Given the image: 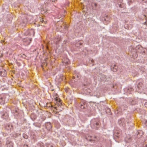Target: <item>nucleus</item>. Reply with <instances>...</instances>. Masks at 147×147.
I'll return each instance as SVG.
<instances>
[{"instance_id": "f257e3e1", "label": "nucleus", "mask_w": 147, "mask_h": 147, "mask_svg": "<svg viewBox=\"0 0 147 147\" xmlns=\"http://www.w3.org/2000/svg\"><path fill=\"white\" fill-rule=\"evenodd\" d=\"M25 34L26 35L32 36H34V30L33 29L28 30L25 32Z\"/></svg>"}, {"instance_id": "f03ea898", "label": "nucleus", "mask_w": 147, "mask_h": 147, "mask_svg": "<svg viewBox=\"0 0 147 147\" xmlns=\"http://www.w3.org/2000/svg\"><path fill=\"white\" fill-rule=\"evenodd\" d=\"M56 101V105H57L58 107L57 108L56 107H54V108L56 109V110H61V109H59V107H61V103L60 102V100H58L57 99H56L55 100Z\"/></svg>"}, {"instance_id": "7ed1b4c3", "label": "nucleus", "mask_w": 147, "mask_h": 147, "mask_svg": "<svg viewBox=\"0 0 147 147\" xmlns=\"http://www.w3.org/2000/svg\"><path fill=\"white\" fill-rule=\"evenodd\" d=\"M62 76L61 75L57 76L55 81L57 82V83H59L62 80Z\"/></svg>"}, {"instance_id": "20e7f679", "label": "nucleus", "mask_w": 147, "mask_h": 147, "mask_svg": "<svg viewBox=\"0 0 147 147\" xmlns=\"http://www.w3.org/2000/svg\"><path fill=\"white\" fill-rule=\"evenodd\" d=\"M7 147H13V143L10 141H7L6 143Z\"/></svg>"}, {"instance_id": "39448f33", "label": "nucleus", "mask_w": 147, "mask_h": 147, "mask_svg": "<svg viewBox=\"0 0 147 147\" xmlns=\"http://www.w3.org/2000/svg\"><path fill=\"white\" fill-rule=\"evenodd\" d=\"M5 128L8 130H11L12 128V126L10 124H7L5 126Z\"/></svg>"}, {"instance_id": "423d86ee", "label": "nucleus", "mask_w": 147, "mask_h": 147, "mask_svg": "<svg viewBox=\"0 0 147 147\" xmlns=\"http://www.w3.org/2000/svg\"><path fill=\"white\" fill-rule=\"evenodd\" d=\"M4 99L3 97H1L0 98V103L2 104H3L4 102Z\"/></svg>"}, {"instance_id": "0eeeda50", "label": "nucleus", "mask_w": 147, "mask_h": 147, "mask_svg": "<svg viewBox=\"0 0 147 147\" xmlns=\"http://www.w3.org/2000/svg\"><path fill=\"white\" fill-rule=\"evenodd\" d=\"M115 67H111V70L113 71H116L117 69V68L116 67V66L114 65Z\"/></svg>"}, {"instance_id": "6e6552de", "label": "nucleus", "mask_w": 147, "mask_h": 147, "mask_svg": "<svg viewBox=\"0 0 147 147\" xmlns=\"http://www.w3.org/2000/svg\"><path fill=\"white\" fill-rule=\"evenodd\" d=\"M85 106L86 105L85 104H83L82 103L81 104L80 106V107L82 109H84L85 108Z\"/></svg>"}, {"instance_id": "1a4fd4ad", "label": "nucleus", "mask_w": 147, "mask_h": 147, "mask_svg": "<svg viewBox=\"0 0 147 147\" xmlns=\"http://www.w3.org/2000/svg\"><path fill=\"white\" fill-rule=\"evenodd\" d=\"M109 19V17L108 16H106L104 18V20L105 21H108Z\"/></svg>"}, {"instance_id": "9d476101", "label": "nucleus", "mask_w": 147, "mask_h": 147, "mask_svg": "<svg viewBox=\"0 0 147 147\" xmlns=\"http://www.w3.org/2000/svg\"><path fill=\"white\" fill-rule=\"evenodd\" d=\"M101 78H102V80H103V81H106V80H105V79H104V78H105V76H102Z\"/></svg>"}, {"instance_id": "9b49d317", "label": "nucleus", "mask_w": 147, "mask_h": 147, "mask_svg": "<svg viewBox=\"0 0 147 147\" xmlns=\"http://www.w3.org/2000/svg\"><path fill=\"white\" fill-rule=\"evenodd\" d=\"M99 123L98 122H96L95 123V125H94V126L95 127H97V126H98L99 125Z\"/></svg>"}, {"instance_id": "f8f14e48", "label": "nucleus", "mask_w": 147, "mask_h": 147, "mask_svg": "<svg viewBox=\"0 0 147 147\" xmlns=\"http://www.w3.org/2000/svg\"><path fill=\"white\" fill-rule=\"evenodd\" d=\"M28 40H29V41L28 42V43H30V42H31V40H32V39L31 38H30V39H28Z\"/></svg>"}, {"instance_id": "ddd939ff", "label": "nucleus", "mask_w": 147, "mask_h": 147, "mask_svg": "<svg viewBox=\"0 0 147 147\" xmlns=\"http://www.w3.org/2000/svg\"><path fill=\"white\" fill-rule=\"evenodd\" d=\"M24 138L25 139H27L28 138V136L26 135L24 136Z\"/></svg>"}, {"instance_id": "4468645a", "label": "nucleus", "mask_w": 147, "mask_h": 147, "mask_svg": "<svg viewBox=\"0 0 147 147\" xmlns=\"http://www.w3.org/2000/svg\"><path fill=\"white\" fill-rule=\"evenodd\" d=\"M137 132H138V134H139L140 133H142V131H138Z\"/></svg>"}, {"instance_id": "2eb2a0df", "label": "nucleus", "mask_w": 147, "mask_h": 147, "mask_svg": "<svg viewBox=\"0 0 147 147\" xmlns=\"http://www.w3.org/2000/svg\"><path fill=\"white\" fill-rule=\"evenodd\" d=\"M24 147H28L27 144H25L24 145Z\"/></svg>"}, {"instance_id": "dca6fc26", "label": "nucleus", "mask_w": 147, "mask_h": 147, "mask_svg": "<svg viewBox=\"0 0 147 147\" xmlns=\"http://www.w3.org/2000/svg\"><path fill=\"white\" fill-rule=\"evenodd\" d=\"M49 127L50 128V129L51 128V125L50 123H49Z\"/></svg>"}, {"instance_id": "f3484780", "label": "nucleus", "mask_w": 147, "mask_h": 147, "mask_svg": "<svg viewBox=\"0 0 147 147\" xmlns=\"http://www.w3.org/2000/svg\"><path fill=\"white\" fill-rule=\"evenodd\" d=\"M123 121V120H120L119 121V122H122Z\"/></svg>"}, {"instance_id": "a211bd4d", "label": "nucleus", "mask_w": 147, "mask_h": 147, "mask_svg": "<svg viewBox=\"0 0 147 147\" xmlns=\"http://www.w3.org/2000/svg\"><path fill=\"white\" fill-rule=\"evenodd\" d=\"M1 146V141H0V146Z\"/></svg>"}, {"instance_id": "6ab92c4d", "label": "nucleus", "mask_w": 147, "mask_h": 147, "mask_svg": "<svg viewBox=\"0 0 147 147\" xmlns=\"http://www.w3.org/2000/svg\"><path fill=\"white\" fill-rule=\"evenodd\" d=\"M94 4L95 6H96V4L95 3Z\"/></svg>"}, {"instance_id": "aec40b11", "label": "nucleus", "mask_w": 147, "mask_h": 147, "mask_svg": "<svg viewBox=\"0 0 147 147\" xmlns=\"http://www.w3.org/2000/svg\"><path fill=\"white\" fill-rule=\"evenodd\" d=\"M28 21L29 20L28 19H27V20Z\"/></svg>"}]
</instances>
